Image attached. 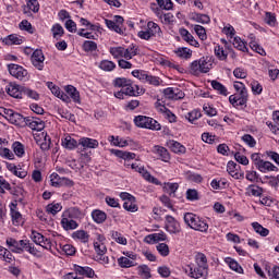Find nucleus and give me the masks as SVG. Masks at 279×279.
<instances>
[{
	"mask_svg": "<svg viewBox=\"0 0 279 279\" xmlns=\"http://www.w3.org/2000/svg\"><path fill=\"white\" fill-rule=\"evenodd\" d=\"M22 90L23 95H25L29 99H34L35 101H38V99H40V94H38V92L36 90L29 89L27 87H24Z\"/></svg>",
	"mask_w": 279,
	"mask_h": 279,
	"instance_id": "obj_52",
	"label": "nucleus"
},
{
	"mask_svg": "<svg viewBox=\"0 0 279 279\" xmlns=\"http://www.w3.org/2000/svg\"><path fill=\"white\" fill-rule=\"evenodd\" d=\"M73 269L75 274H77V276H85V278H95V270H93V268L88 266L82 267L75 264Z\"/></svg>",
	"mask_w": 279,
	"mask_h": 279,
	"instance_id": "obj_19",
	"label": "nucleus"
},
{
	"mask_svg": "<svg viewBox=\"0 0 279 279\" xmlns=\"http://www.w3.org/2000/svg\"><path fill=\"white\" fill-rule=\"evenodd\" d=\"M8 69L10 75L16 77V80H24L25 77H27V70L19 64L11 63L8 65Z\"/></svg>",
	"mask_w": 279,
	"mask_h": 279,
	"instance_id": "obj_13",
	"label": "nucleus"
},
{
	"mask_svg": "<svg viewBox=\"0 0 279 279\" xmlns=\"http://www.w3.org/2000/svg\"><path fill=\"white\" fill-rule=\"evenodd\" d=\"M124 95H128L129 97H138L143 93V89L138 87V85L132 84V81H129L126 85L122 88Z\"/></svg>",
	"mask_w": 279,
	"mask_h": 279,
	"instance_id": "obj_17",
	"label": "nucleus"
},
{
	"mask_svg": "<svg viewBox=\"0 0 279 279\" xmlns=\"http://www.w3.org/2000/svg\"><path fill=\"white\" fill-rule=\"evenodd\" d=\"M215 56L216 58H218V60H221V61L228 60V51H226L221 46L215 47Z\"/></svg>",
	"mask_w": 279,
	"mask_h": 279,
	"instance_id": "obj_51",
	"label": "nucleus"
},
{
	"mask_svg": "<svg viewBox=\"0 0 279 279\" xmlns=\"http://www.w3.org/2000/svg\"><path fill=\"white\" fill-rule=\"evenodd\" d=\"M92 219L95 221V223H104L108 219V215L106 211L95 209L92 211Z\"/></svg>",
	"mask_w": 279,
	"mask_h": 279,
	"instance_id": "obj_29",
	"label": "nucleus"
},
{
	"mask_svg": "<svg viewBox=\"0 0 279 279\" xmlns=\"http://www.w3.org/2000/svg\"><path fill=\"white\" fill-rule=\"evenodd\" d=\"M98 68H100L101 71L110 72L117 69V64L110 60H102L98 63Z\"/></svg>",
	"mask_w": 279,
	"mask_h": 279,
	"instance_id": "obj_36",
	"label": "nucleus"
},
{
	"mask_svg": "<svg viewBox=\"0 0 279 279\" xmlns=\"http://www.w3.org/2000/svg\"><path fill=\"white\" fill-rule=\"evenodd\" d=\"M180 36L185 43L191 45L192 47H199V43L191 35V33L186 28L180 29Z\"/></svg>",
	"mask_w": 279,
	"mask_h": 279,
	"instance_id": "obj_21",
	"label": "nucleus"
},
{
	"mask_svg": "<svg viewBox=\"0 0 279 279\" xmlns=\"http://www.w3.org/2000/svg\"><path fill=\"white\" fill-rule=\"evenodd\" d=\"M135 199L125 201L123 203L124 210H128L129 213H136L138 210V206H136V203H134Z\"/></svg>",
	"mask_w": 279,
	"mask_h": 279,
	"instance_id": "obj_58",
	"label": "nucleus"
},
{
	"mask_svg": "<svg viewBox=\"0 0 279 279\" xmlns=\"http://www.w3.org/2000/svg\"><path fill=\"white\" fill-rule=\"evenodd\" d=\"M137 271H138V276H141V278H144V279L151 278V270L147 267V265L140 266L137 268Z\"/></svg>",
	"mask_w": 279,
	"mask_h": 279,
	"instance_id": "obj_53",
	"label": "nucleus"
},
{
	"mask_svg": "<svg viewBox=\"0 0 279 279\" xmlns=\"http://www.w3.org/2000/svg\"><path fill=\"white\" fill-rule=\"evenodd\" d=\"M168 147L173 151L174 154H185L186 147L184 145L180 144L179 142H175L173 140H170L167 143Z\"/></svg>",
	"mask_w": 279,
	"mask_h": 279,
	"instance_id": "obj_28",
	"label": "nucleus"
},
{
	"mask_svg": "<svg viewBox=\"0 0 279 279\" xmlns=\"http://www.w3.org/2000/svg\"><path fill=\"white\" fill-rule=\"evenodd\" d=\"M62 210V204L60 203H51L46 206V213L48 215H58Z\"/></svg>",
	"mask_w": 279,
	"mask_h": 279,
	"instance_id": "obj_43",
	"label": "nucleus"
},
{
	"mask_svg": "<svg viewBox=\"0 0 279 279\" xmlns=\"http://www.w3.org/2000/svg\"><path fill=\"white\" fill-rule=\"evenodd\" d=\"M61 145L62 147H64V149L73 150V149H76L80 143H77L75 138L68 135L61 141Z\"/></svg>",
	"mask_w": 279,
	"mask_h": 279,
	"instance_id": "obj_27",
	"label": "nucleus"
},
{
	"mask_svg": "<svg viewBox=\"0 0 279 279\" xmlns=\"http://www.w3.org/2000/svg\"><path fill=\"white\" fill-rule=\"evenodd\" d=\"M264 23H266V25H269V27H276V25H278L276 13L266 12L264 17Z\"/></svg>",
	"mask_w": 279,
	"mask_h": 279,
	"instance_id": "obj_40",
	"label": "nucleus"
},
{
	"mask_svg": "<svg viewBox=\"0 0 279 279\" xmlns=\"http://www.w3.org/2000/svg\"><path fill=\"white\" fill-rule=\"evenodd\" d=\"M31 62L37 71H43L45 69V53H43V50L36 49L31 57Z\"/></svg>",
	"mask_w": 279,
	"mask_h": 279,
	"instance_id": "obj_8",
	"label": "nucleus"
},
{
	"mask_svg": "<svg viewBox=\"0 0 279 279\" xmlns=\"http://www.w3.org/2000/svg\"><path fill=\"white\" fill-rule=\"evenodd\" d=\"M241 140L243 141V143H245V145H247L248 147H256V140L254 138V136H252L251 134H244Z\"/></svg>",
	"mask_w": 279,
	"mask_h": 279,
	"instance_id": "obj_61",
	"label": "nucleus"
},
{
	"mask_svg": "<svg viewBox=\"0 0 279 279\" xmlns=\"http://www.w3.org/2000/svg\"><path fill=\"white\" fill-rule=\"evenodd\" d=\"M132 75L133 77H136L137 80H140V82H143L145 84L148 74L143 70H134L132 72Z\"/></svg>",
	"mask_w": 279,
	"mask_h": 279,
	"instance_id": "obj_62",
	"label": "nucleus"
},
{
	"mask_svg": "<svg viewBox=\"0 0 279 279\" xmlns=\"http://www.w3.org/2000/svg\"><path fill=\"white\" fill-rule=\"evenodd\" d=\"M227 171L231 178H234V180L241 179V173H239V165L234 161H229L227 165Z\"/></svg>",
	"mask_w": 279,
	"mask_h": 279,
	"instance_id": "obj_26",
	"label": "nucleus"
},
{
	"mask_svg": "<svg viewBox=\"0 0 279 279\" xmlns=\"http://www.w3.org/2000/svg\"><path fill=\"white\" fill-rule=\"evenodd\" d=\"M211 87L214 88V90H217L219 95L228 97V88H226V86H223V84H221L220 82L211 81Z\"/></svg>",
	"mask_w": 279,
	"mask_h": 279,
	"instance_id": "obj_44",
	"label": "nucleus"
},
{
	"mask_svg": "<svg viewBox=\"0 0 279 279\" xmlns=\"http://www.w3.org/2000/svg\"><path fill=\"white\" fill-rule=\"evenodd\" d=\"M210 69H213V61L209 57H202L198 60H194L189 66L190 74L195 77H199V75L205 73H210Z\"/></svg>",
	"mask_w": 279,
	"mask_h": 279,
	"instance_id": "obj_2",
	"label": "nucleus"
},
{
	"mask_svg": "<svg viewBox=\"0 0 279 279\" xmlns=\"http://www.w3.org/2000/svg\"><path fill=\"white\" fill-rule=\"evenodd\" d=\"M248 195H253V197H260V195H263V190L260 186L257 185H250L246 189Z\"/></svg>",
	"mask_w": 279,
	"mask_h": 279,
	"instance_id": "obj_56",
	"label": "nucleus"
},
{
	"mask_svg": "<svg viewBox=\"0 0 279 279\" xmlns=\"http://www.w3.org/2000/svg\"><path fill=\"white\" fill-rule=\"evenodd\" d=\"M131 169H133V171H136L137 173H141L144 180H146V182H150V184H156V186H160V184H162L158 179L151 175V173H149V171H147L145 167L138 166L136 163H131Z\"/></svg>",
	"mask_w": 279,
	"mask_h": 279,
	"instance_id": "obj_7",
	"label": "nucleus"
},
{
	"mask_svg": "<svg viewBox=\"0 0 279 279\" xmlns=\"http://www.w3.org/2000/svg\"><path fill=\"white\" fill-rule=\"evenodd\" d=\"M138 38L142 40H151V38H162V28L154 21H149L146 26V31H140L137 33Z\"/></svg>",
	"mask_w": 279,
	"mask_h": 279,
	"instance_id": "obj_4",
	"label": "nucleus"
},
{
	"mask_svg": "<svg viewBox=\"0 0 279 279\" xmlns=\"http://www.w3.org/2000/svg\"><path fill=\"white\" fill-rule=\"evenodd\" d=\"M5 45H23V39L19 37L17 35H9L4 39Z\"/></svg>",
	"mask_w": 279,
	"mask_h": 279,
	"instance_id": "obj_55",
	"label": "nucleus"
},
{
	"mask_svg": "<svg viewBox=\"0 0 279 279\" xmlns=\"http://www.w3.org/2000/svg\"><path fill=\"white\" fill-rule=\"evenodd\" d=\"M61 226L64 230H77V221L73 220V218H70L68 216H64L61 219Z\"/></svg>",
	"mask_w": 279,
	"mask_h": 279,
	"instance_id": "obj_25",
	"label": "nucleus"
},
{
	"mask_svg": "<svg viewBox=\"0 0 279 279\" xmlns=\"http://www.w3.org/2000/svg\"><path fill=\"white\" fill-rule=\"evenodd\" d=\"M201 118H202V112L197 109L192 110L185 116V119H187L190 123H194V121H197V119H201Z\"/></svg>",
	"mask_w": 279,
	"mask_h": 279,
	"instance_id": "obj_54",
	"label": "nucleus"
},
{
	"mask_svg": "<svg viewBox=\"0 0 279 279\" xmlns=\"http://www.w3.org/2000/svg\"><path fill=\"white\" fill-rule=\"evenodd\" d=\"M258 171L262 173H267V171H278V167H276L271 161L262 160V162L257 166Z\"/></svg>",
	"mask_w": 279,
	"mask_h": 279,
	"instance_id": "obj_32",
	"label": "nucleus"
},
{
	"mask_svg": "<svg viewBox=\"0 0 279 279\" xmlns=\"http://www.w3.org/2000/svg\"><path fill=\"white\" fill-rule=\"evenodd\" d=\"M155 108L157 112L163 114V117H166V119H168L170 123H175L177 117L173 114V112H171V110H169L167 107H165V105H162V101L157 100L155 102Z\"/></svg>",
	"mask_w": 279,
	"mask_h": 279,
	"instance_id": "obj_14",
	"label": "nucleus"
},
{
	"mask_svg": "<svg viewBox=\"0 0 279 279\" xmlns=\"http://www.w3.org/2000/svg\"><path fill=\"white\" fill-rule=\"evenodd\" d=\"M190 272L189 276L190 278H206L208 276V268L204 266H197L196 264L190 265L189 266Z\"/></svg>",
	"mask_w": 279,
	"mask_h": 279,
	"instance_id": "obj_11",
	"label": "nucleus"
},
{
	"mask_svg": "<svg viewBox=\"0 0 279 279\" xmlns=\"http://www.w3.org/2000/svg\"><path fill=\"white\" fill-rule=\"evenodd\" d=\"M109 53H111V56L116 59L118 58H124V53H125V48L123 47H111L109 49Z\"/></svg>",
	"mask_w": 279,
	"mask_h": 279,
	"instance_id": "obj_50",
	"label": "nucleus"
},
{
	"mask_svg": "<svg viewBox=\"0 0 279 279\" xmlns=\"http://www.w3.org/2000/svg\"><path fill=\"white\" fill-rule=\"evenodd\" d=\"M232 45L234 49H238L239 51H247V46L245 45V41L241 40V37H234Z\"/></svg>",
	"mask_w": 279,
	"mask_h": 279,
	"instance_id": "obj_49",
	"label": "nucleus"
},
{
	"mask_svg": "<svg viewBox=\"0 0 279 279\" xmlns=\"http://www.w3.org/2000/svg\"><path fill=\"white\" fill-rule=\"evenodd\" d=\"M110 236L119 245H128V239L121 234L119 231H111Z\"/></svg>",
	"mask_w": 279,
	"mask_h": 279,
	"instance_id": "obj_37",
	"label": "nucleus"
},
{
	"mask_svg": "<svg viewBox=\"0 0 279 279\" xmlns=\"http://www.w3.org/2000/svg\"><path fill=\"white\" fill-rule=\"evenodd\" d=\"M24 125H27V128L36 132H43V130H45V121L36 117H26Z\"/></svg>",
	"mask_w": 279,
	"mask_h": 279,
	"instance_id": "obj_10",
	"label": "nucleus"
},
{
	"mask_svg": "<svg viewBox=\"0 0 279 279\" xmlns=\"http://www.w3.org/2000/svg\"><path fill=\"white\" fill-rule=\"evenodd\" d=\"M72 239L75 241H81V243H88L90 235L84 230H77L72 233Z\"/></svg>",
	"mask_w": 279,
	"mask_h": 279,
	"instance_id": "obj_31",
	"label": "nucleus"
},
{
	"mask_svg": "<svg viewBox=\"0 0 279 279\" xmlns=\"http://www.w3.org/2000/svg\"><path fill=\"white\" fill-rule=\"evenodd\" d=\"M194 32L197 34L201 40H206V38H208L206 35V28H204L202 25H194Z\"/></svg>",
	"mask_w": 279,
	"mask_h": 279,
	"instance_id": "obj_63",
	"label": "nucleus"
},
{
	"mask_svg": "<svg viewBox=\"0 0 279 279\" xmlns=\"http://www.w3.org/2000/svg\"><path fill=\"white\" fill-rule=\"evenodd\" d=\"M78 145H82V147L87 149H97V147H99V142L90 137H82L78 142Z\"/></svg>",
	"mask_w": 279,
	"mask_h": 279,
	"instance_id": "obj_23",
	"label": "nucleus"
},
{
	"mask_svg": "<svg viewBox=\"0 0 279 279\" xmlns=\"http://www.w3.org/2000/svg\"><path fill=\"white\" fill-rule=\"evenodd\" d=\"M63 217H69L70 219H80V217H82V211L77 207H71L69 210L63 213Z\"/></svg>",
	"mask_w": 279,
	"mask_h": 279,
	"instance_id": "obj_41",
	"label": "nucleus"
},
{
	"mask_svg": "<svg viewBox=\"0 0 279 279\" xmlns=\"http://www.w3.org/2000/svg\"><path fill=\"white\" fill-rule=\"evenodd\" d=\"M233 88H235V94L229 97V102L233 108H247V101L250 99V95L247 94V88L245 84L242 82H234Z\"/></svg>",
	"mask_w": 279,
	"mask_h": 279,
	"instance_id": "obj_1",
	"label": "nucleus"
},
{
	"mask_svg": "<svg viewBox=\"0 0 279 279\" xmlns=\"http://www.w3.org/2000/svg\"><path fill=\"white\" fill-rule=\"evenodd\" d=\"M118 265L123 269H128L130 267H136V262L134 259H130L128 257H120L118 258Z\"/></svg>",
	"mask_w": 279,
	"mask_h": 279,
	"instance_id": "obj_38",
	"label": "nucleus"
},
{
	"mask_svg": "<svg viewBox=\"0 0 279 279\" xmlns=\"http://www.w3.org/2000/svg\"><path fill=\"white\" fill-rule=\"evenodd\" d=\"M25 240H20L17 241L16 239L13 238H8L7 239V245L11 252L14 254H23V243Z\"/></svg>",
	"mask_w": 279,
	"mask_h": 279,
	"instance_id": "obj_15",
	"label": "nucleus"
},
{
	"mask_svg": "<svg viewBox=\"0 0 279 279\" xmlns=\"http://www.w3.org/2000/svg\"><path fill=\"white\" fill-rule=\"evenodd\" d=\"M138 54V48L134 45H131L129 48H124V59L132 60L134 56Z\"/></svg>",
	"mask_w": 279,
	"mask_h": 279,
	"instance_id": "obj_46",
	"label": "nucleus"
},
{
	"mask_svg": "<svg viewBox=\"0 0 279 279\" xmlns=\"http://www.w3.org/2000/svg\"><path fill=\"white\" fill-rule=\"evenodd\" d=\"M134 123L136 128H142L144 130H161L160 123L156 121L154 118H149L147 116H137L134 118Z\"/></svg>",
	"mask_w": 279,
	"mask_h": 279,
	"instance_id": "obj_5",
	"label": "nucleus"
},
{
	"mask_svg": "<svg viewBox=\"0 0 279 279\" xmlns=\"http://www.w3.org/2000/svg\"><path fill=\"white\" fill-rule=\"evenodd\" d=\"M184 223L189 226L192 230H196L197 232H208V222L206 219L193 214V213H186L184 215Z\"/></svg>",
	"mask_w": 279,
	"mask_h": 279,
	"instance_id": "obj_3",
	"label": "nucleus"
},
{
	"mask_svg": "<svg viewBox=\"0 0 279 279\" xmlns=\"http://www.w3.org/2000/svg\"><path fill=\"white\" fill-rule=\"evenodd\" d=\"M28 252L32 256H38V251L34 247V244L29 242V240H24L22 245V253Z\"/></svg>",
	"mask_w": 279,
	"mask_h": 279,
	"instance_id": "obj_39",
	"label": "nucleus"
},
{
	"mask_svg": "<svg viewBox=\"0 0 279 279\" xmlns=\"http://www.w3.org/2000/svg\"><path fill=\"white\" fill-rule=\"evenodd\" d=\"M11 217H12V223L13 226H23L24 221H23V215H21L17 210H16V204L11 203Z\"/></svg>",
	"mask_w": 279,
	"mask_h": 279,
	"instance_id": "obj_20",
	"label": "nucleus"
},
{
	"mask_svg": "<svg viewBox=\"0 0 279 279\" xmlns=\"http://www.w3.org/2000/svg\"><path fill=\"white\" fill-rule=\"evenodd\" d=\"M174 53L179 57V58H183V60H190V58L193 57V50L189 49V48H178Z\"/></svg>",
	"mask_w": 279,
	"mask_h": 279,
	"instance_id": "obj_35",
	"label": "nucleus"
},
{
	"mask_svg": "<svg viewBox=\"0 0 279 279\" xmlns=\"http://www.w3.org/2000/svg\"><path fill=\"white\" fill-rule=\"evenodd\" d=\"M252 228L260 236H268L269 235V230L267 228L263 227L258 222H252Z\"/></svg>",
	"mask_w": 279,
	"mask_h": 279,
	"instance_id": "obj_45",
	"label": "nucleus"
},
{
	"mask_svg": "<svg viewBox=\"0 0 279 279\" xmlns=\"http://www.w3.org/2000/svg\"><path fill=\"white\" fill-rule=\"evenodd\" d=\"M163 97H166V99H174L178 101V99H184L185 94L178 87H167L163 89Z\"/></svg>",
	"mask_w": 279,
	"mask_h": 279,
	"instance_id": "obj_12",
	"label": "nucleus"
},
{
	"mask_svg": "<svg viewBox=\"0 0 279 279\" xmlns=\"http://www.w3.org/2000/svg\"><path fill=\"white\" fill-rule=\"evenodd\" d=\"M156 247L160 256H167L169 254V245L167 243H159Z\"/></svg>",
	"mask_w": 279,
	"mask_h": 279,
	"instance_id": "obj_64",
	"label": "nucleus"
},
{
	"mask_svg": "<svg viewBox=\"0 0 279 279\" xmlns=\"http://www.w3.org/2000/svg\"><path fill=\"white\" fill-rule=\"evenodd\" d=\"M26 118L23 117L21 113L13 111L10 119L9 123H12V125H25Z\"/></svg>",
	"mask_w": 279,
	"mask_h": 279,
	"instance_id": "obj_30",
	"label": "nucleus"
},
{
	"mask_svg": "<svg viewBox=\"0 0 279 279\" xmlns=\"http://www.w3.org/2000/svg\"><path fill=\"white\" fill-rule=\"evenodd\" d=\"M23 88L25 87L11 83L7 86L5 90L10 97H13L14 99H23Z\"/></svg>",
	"mask_w": 279,
	"mask_h": 279,
	"instance_id": "obj_16",
	"label": "nucleus"
},
{
	"mask_svg": "<svg viewBox=\"0 0 279 279\" xmlns=\"http://www.w3.org/2000/svg\"><path fill=\"white\" fill-rule=\"evenodd\" d=\"M165 230H167L169 234H180V232H182V227L178 219L171 215H167L165 217Z\"/></svg>",
	"mask_w": 279,
	"mask_h": 279,
	"instance_id": "obj_6",
	"label": "nucleus"
},
{
	"mask_svg": "<svg viewBox=\"0 0 279 279\" xmlns=\"http://www.w3.org/2000/svg\"><path fill=\"white\" fill-rule=\"evenodd\" d=\"M12 149L15 156H17L19 158H23V156H25V147L23 146V144H21V142H14L12 145Z\"/></svg>",
	"mask_w": 279,
	"mask_h": 279,
	"instance_id": "obj_47",
	"label": "nucleus"
},
{
	"mask_svg": "<svg viewBox=\"0 0 279 279\" xmlns=\"http://www.w3.org/2000/svg\"><path fill=\"white\" fill-rule=\"evenodd\" d=\"M109 141L112 143V145H114V147H128V145H130V141L123 140L119 136L114 137L111 135Z\"/></svg>",
	"mask_w": 279,
	"mask_h": 279,
	"instance_id": "obj_42",
	"label": "nucleus"
},
{
	"mask_svg": "<svg viewBox=\"0 0 279 279\" xmlns=\"http://www.w3.org/2000/svg\"><path fill=\"white\" fill-rule=\"evenodd\" d=\"M225 263L232 269V271H235L236 274H243V267L239 265V262L232 259V257H227L225 259Z\"/></svg>",
	"mask_w": 279,
	"mask_h": 279,
	"instance_id": "obj_34",
	"label": "nucleus"
},
{
	"mask_svg": "<svg viewBox=\"0 0 279 279\" xmlns=\"http://www.w3.org/2000/svg\"><path fill=\"white\" fill-rule=\"evenodd\" d=\"M123 16L116 15L114 21L112 20H105V23L108 29L116 32L117 34H123Z\"/></svg>",
	"mask_w": 279,
	"mask_h": 279,
	"instance_id": "obj_9",
	"label": "nucleus"
},
{
	"mask_svg": "<svg viewBox=\"0 0 279 279\" xmlns=\"http://www.w3.org/2000/svg\"><path fill=\"white\" fill-rule=\"evenodd\" d=\"M195 263L198 267H205L208 269V259L204 253H198L195 256Z\"/></svg>",
	"mask_w": 279,
	"mask_h": 279,
	"instance_id": "obj_48",
	"label": "nucleus"
},
{
	"mask_svg": "<svg viewBox=\"0 0 279 279\" xmlns=\"http://www.w3.org/2000/svg\"><path fill=\"white\" fill-rule=\"evenodd\" d=\"M12 186L10 185V182L5 180V178L0 175V195H5V191H11Z\"/></svg>",
	"mask_w": 279,
	"mask_h": 279,
	"instance_id": "obj_57",
	"label": "nucleus"
},
{
	"mask_svg": "<svg viewBox=\"0 0 279 279\" xmlns=\"http://www.w3.org/2000/svg\"><path fill=\"white\" fill-rule=\"evenodd\" d=\"M65 93H66L65 95H68V97L72 99L74 104H81L80 92L77 90V88H75V86L73 85L65 86Z\"/></svg>",
	"mask_w": 279,
	"mask_h": 279,
	"instance_id": "obj_22",
	"label": "nucleus"
},
{
	"mask_svg": "<svg viewBox=\"0 0 279 279\" xmlns=\"http://www.w3.org/2000/svg\"><path fill=\"white\" fill-rule=\"evenodd\" d=\"M153 154H156V156H158V158L160 160H162V162H169V160H171V155H169V150H167V148L162 147V146H154L153 147Z\"/></svg>",
	"mask_w": 279,
	"mask_h": 279,
	"instance_id": "obj_18",
	"label": "nucleus"
},
{
	"mask_svg": "<svg viewBox=\"0 0 279 279\" xmlns=\"http://www.w3.org/2000/svg\"><path fill=\"white\" fill-rule=\"evenodd\" d=\"M0 156L1 158H5L7 160H14V153L10 150V148L0 147Z\"/></svg>",
	"mask_w": 279,
	"mask_h": 279,
	"instance_id": "obj_60",
	"label": "nucleus"
},
{
	"mask_svg": "<svg viewBox=\"0 0 279 279\" xmlns=\"http://www.w3.org/2000/svg\"><path fill=\"white\" fill-rule=\"evenodd\" d=\"M51 93H52V95H54V97H58V99H61V101H64L65 104L71 102V98L69 97V95H66V94H64V92L60 90V87L52 86Z\"/></svg>",
	"mask_w": 279,
	"mask_h": 279,
	"instance_id": "obj_33",
	"label": "nucleus"
},
{
	"mask_svg": "<svg viewBox=\"0 0 279 279\" xmlns=\"http://www.w3.org/2000/svg\"><path fill=\"white\" fill-rule=\"evenodd\" d=\"M34 12V14L38 13L40 10V3H38V0H26V7H24V14H29V11Z\"/></svg>",
	"mask_w": 279,
	"mask_h": 279,
	"instance_id": "obj_24",
	"label": "nucleus"
},
{
	"mask_svg": "<svg viewBox=\"0 0 279 279\" xmlns=\"http://www.w3.org/2000/svg\"><path fill=\"white\" fill-rule=\"evenodd\" d=\"M94 250L98 256H104L108 252V248L101 242H94Z\"/></svg>",
	"mask_w": 279,
	"mask_h": 279,
	"instance_id": "obj_59",
	"label": "nucleus"
}]
</instances>
